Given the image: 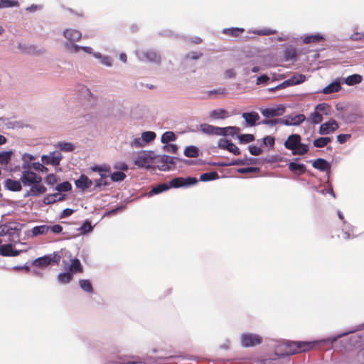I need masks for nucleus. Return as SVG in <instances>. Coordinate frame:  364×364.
Segmentation results:
<instances>
[{"mask_svg": "<svg viewBox=\"0 0 364 364\" xmlns=\"http://www.w3.org/2000/svg\"><path fill=\"white\" fill-rule=\"evenodd\" d=\"M356 331L357 329H353L349 331L338 334L337 336L331 338H328L314 342L273 340L269 346L274 348L276 355L284 357L287 355L306 351L314 348L315 344L317 343H329L332 346L338 338L347 336L349 333H353Z\"/></svg>", "mask_w": 364, "mask_h": 364, "instance_id": "obj_1", "label": "nucleus"}, {"mask_svg": "<svg viewBox=\"0 0 364 364\" xmlns=\"http://www.w3.org/2000/svg\"><path fill=\"white\" fill-rule=\"evenodd\" d=\"M28 167V165L26 164H23L22 166L23 171L21 172L20 180L23 186L31 188H33V186H44L41 184L42 177L32 171L26 170Z\"/></svg>", "mask_w": 364, "mask_h": 364, "instance_id": "obj_2", "label": "nucleus"}, {"mask_svg": "<svg viewBox=\"0 0 364 364\" xmlns=\"http://www.w3.org/2000/svg\"><path fill=\"white\" fill-rule=\"evenodd\" d=\"M61 258L60 252H53L52 254L36 258L32 262V265L38 267H46L51 264H58Z\"/></svg>", "mask_w": 364, "mask_h": 364, "instance_id": "obj_3", "label": "nucleus"}, {"mask_svg": "<svg viewBox=\"0 0 364 364\" xmlns=\"http://www.w3.org/2000/svg\"><path fill=\"white\" fill-rule=\"evenodd\" d=\"M60 255H62V257H68V258H70V264H68L65 259L63 260V267L65 270H68L72 274L82 272V267L81 265L80 260L77 258L72 259L71 254L69 251L61 250Z\"/></svg>", "mask_w": 364, "mask_h": 364, "instance_id": "obj_4", "label": "nucleus"}, {"mask_svg": "<svg viewBox=\"0 0 364 364\" xmlns=\"http://www.w3.org/2000/svg\"><path fill=\"white\" fill-rule=\"evenodd\" d=\"M135 53L137 58L142 62L159 63L161 60L160 54L153 49L136 50Z\"/></svg>", "mask_w": 364, "mask_h": 364, "instance_id": "obj_5", "label": "nucleus"}, {"mask_svg": "<svg viewBox=\"0 0 364 364\" xmlns=\"http://www.w3.org/2000/svg\"><path fill=\"white\" fill-rule=\"evenodd\" d=\"M262 343L261 336L253 333H243L240 336V343L242 347L250 348Z\"/></svg>", "mask_w": 364, "mask_h": 364, "instance_id": "obj_6", "label": "nucleus"}, {"mask_svg": "<svg viewBox=\"0 0 364 364\" xmlns=\"http://www.w3.org/2000/svg\"><path fill=\"white\" fill-rule=\"evenodd\" d=\"M306 116L304 114H290L280 118L281 124L285 126H299L306 120Z\"/></svg>", "mask_w": 364, "mask_h": 364, "instance_id": "obj_7", "label": "nucleus"}, {"mask_svg": "<svg viewBox=\"0 0 364 364\" xmlns=\"http://www.w3.org/2000/svg\"><path fill=\"white\" fill-rule=\"evenodd\" d=\"M62 159L63 155L60 151H51L48 154L43 155L41 156L43 164H50L53 166L59 165Z\"/></svg>", "mask_w": 364, "mask_h": 364, "instance_id": "obj_8", "label": "nucleus"}, {"mask_svg": "<svg viewBox=\"0 0 364 364\" xmlns=\"http://www.w3.org/2000/svg\"><path fill=\"white\" fill-rule=\"evenodd\" d=\"M306 80L305 75L302 74L294 75L289 79L284 80L283 82L276 86L279 90L284 89L286 87L299 85L304 82Z\"/></svg>", "mask_w": 364, "mask_h": 364, "instance_id": "obj_9", "label": "nucleus"}, {"mask_svg": "<svg viewBox=\"0 0 364 364\" xmlns=\"http://www.w3.org/2000/svg\"><path fill=\"white\" fill-rule=\"evenodd\" d=\"M306 80L305 75L302 74L294 75L289 79L284 80L283 82L276 86L279 90L284 89L286 87L299 85L304 82Z\"/></svg>", "mask_w": 364, "mask_h": 364, "instance_id": "obj_10", "label": "nucleus"}, {"mask_svg": "<svg viewBox=\"0 0 364 364\" xmlns=\"http://www.w3.org/2000/svg\"><path fill=\"white\" fill-rule=\"evenodd\" d=\"M285 107L283 105H279L275 107L260 109L261 114L266 118L279 117L284 114Z\"/></svg>", "mask_w": 364, "mask_h": 364, "instance_id": "obj_11", "label": "nucleus"}, {"mask_svg": "<svg viewBox=\"0 0 364 364\" xmlns=\"http://www.w3.org/2000/svg\"><path fill=\"white\" fill-rule=\"evenodd\" d=\"M338 127L339 126L337 122L333 119H331L320 125L318 133L321 135H328L337 130Z\"/></svg>", "mask_w": 364, "mask_h": 364, "instance_id": "obj_12", "label": "nucleus"}, {"mask_svg": "<svg viewBox=\"0 0 364 364\" xmlns=\"http://www.w3.org/2000/svg\"><path fill=\"white\" fill-rule=\"evenodd\" d=\"M180 159L177 157H173L168 155H162L159 159V168L162 171H167L171 168Z\"/></svg>", "mask_w": 364, "mask_h": 364, "instance_id": "obj_13", "label": "nucleus"}, {"mask_svg": "<svg viewBox=\"0 0 364 364\" xmlns=\"http://www.w3.org/2000/svg\"><path fill=\"white\" fill-rule=\"evenodd\" d=\"M63 35L67 40L66 42L75 43L82 38V33L80 31L73 28H67L63 32Z\"/></svg>", "mask_w": 364, "mask_h": 364, "instance_id": "obj_14", "label": "nucleus"}, {"mask_svg": "<svg viewBox=\"0 0 364 364\" xmlns=\"http://www.w3.org/2000/svg\"><path fill=\"white\" fill-rule=\"evenodd\" d=\"M312 166L321 171H326L328 177H329L331 164L326 159L318 158L312 161Z\"/></svg>", "mask_w": 364, "mask_h": 364, "instance_id": "obj_15", "label": "nucleus"}, {"mask_svg": "<svg viewBox=\"0 0 364 364\" xmlns=\"http://www.w3.org/2000/svg\"><path fill=\"white\" fill-rule=\"evenodd\" d=\"M200 131L208 135L221 136V127H215L208 124H202L200 125Z\"/></svg>", "mask_w": 364, "mask_h": 364, "instance_id": "obj_16", "label": "nucleus"}, {"mask_svg": "<svg viewBox=\"0 0 364 364\" xmlns=\"http://www.w3.org/2000/svg\"><path fill=\"white\" fill-rule=\"evenodd\" d=\"M341 79L337 78L321 91L323 94L337 92L341 89Z\"/></svg>", "mask_w": 364, "mask_h": 364, "instance_id": "obj_17", "label": "nucleus"}, {"mask_svg": "<svg viewBox=\"0 0 364 364\" xmlns=\"http://www.w3.org/2000/svg\"><path fill=\"white\" fill-rule=\"evenodd\" d=\"M93 182L85 174H82L79 178L75 181V184L77 188L85 191L91 187Z\"/></svg>", "mask_w": 364, "mask_h": 364, "instance_id": "obj_18", "label": "nucleus"}, {"mask_svg": "<svg viewBox=\"0 0 364 364\" xmlns=\"http://www.w3.org/2000/svg\"><path fill=\"white\" fill-rule=\"evenodd\" d=\"M301 141V136L300 135L297 134H294L290 135L287 139L284 141V146L289 149L291 150L292 151L296 149V145L299 144V141Z\"/></svg>", "mask_w": 364, "mask_h": 364, "instance_id": "obj_19", "label": "nucleus"}, {"mask_svg": "<svg viewBox=\"0 0 364 364\" xmlns=\"http://www.w3.org/2000/svg\"><path fill=\"white\" fill-rule=\"evenodd\" d=\"M22 186L23 184L20 179L19 181H16L8 178L4 182V186L6 187V188L11 191H20L22 189Z\"/></svg>", "mask_w": 364, "mask_h": 364, "instance_id": "obj_20", "label": "nucleus"}, {"mask_svg": "<svg viewBox=\"0 0 364 364\" xmlns=\"http://www.w3.org/2000/svg\"><path fill=\"white\" fill-rule=\"evenodd\" d=\"M242 117L250 127L255 126L256 122L259 119V114L255 112H243Z\"/></svg>", "mask_w": 364, "mask_h": 364, "instance_id": "obj_21", "label": "nucleus"}, {"mask_svg": "<svg viewBox=\"0 0 364 364\" xmlns=\"http://www.w3.org/2000/svg\"><path fill=\"white\" fill-rule=\"evenodd\" d=\"M76 89V91L82 97L89 101L95 100L96 99V97L91 92L90 89H88L86 86L80 85L77 87Z\"/></svg>", "mask_w": 364, "mask_h": 364, "instance_id": "obj_22", "label": "nucleus"}, {"mask_svg": "<svg viewBox=\"0 0 364 364\" xmlns=\"http://www.w3.org/2000/svg\"><path fill=\"white\" fill-rule=\"evenodd\" d=\"M65 200V195L60 193H55L48 194L43 198V203L46 205H50L57 201H62Z\"/></svg>", "mask_w": 364, "mask_h": 364, "instance_id": "obj_23", "label": "nucleus"}, {"mask_svg": "<svg viewBox=\"0 0 364 364\" xmlns=\"http://www.w3.org/2000/svg\"><path fill=\"white\" fill-rule=\"evenodd\" d=\"M341 79L342 83L343 82L348 86H353L360 83L363 80V77L359 74H353L348 76L346 78Z\"/></svg>", "mask_w": 364, "mask_h": 364, "instance_id": "obj_24", "label": "nucleus"}, {"mask_svg": "<svg viewBox=\"0 0 364 364\" xmlns=\"http://www.w3.org/2000/svg\"><path fill=\"white\" fill-rule=\"evenodd\" d=\"M46 191L47 188L45 186H33V188L30 187V189L24 193L23 198H26L30 196L38 197L40 195L45 193Z\"/></svg>", "mask_w": 364, "mask_h": 364, "instance_id": "obj_25", "label": "nucleus"}, {"mask_svg": "<svg viewBox=\"0 0 364 364\" xmlns=\"http://www.w3.org/2000/svg\"><path fill=\"white\" fill-rule=\"evenodd\" d=\"M306 119L309 124L314 125L321 123L323 121V118L321 114H320L319 112H316L314 109V112H312L308 117V118Z\"/></svg>", "mask_w": 364, "mask_h": 364, "instance_id": "obj_26", "label": "nucleus"}, {"mask_svg": "<svg viewBox=\"0 0 364 364\" xmlns=\"http://www.w3.org/2000/svg\"><path fill=\"white\" fill-rule=\"evenodd\" d=\"M354 229L353 226L343 220V232L344 233V239L349 240L356 237V235L353 232Z\"/></svg>", "mask_w": 364, "mask_h": 364, "instance_id": "obj_27", "label": "nucleus"}, {"mask_svg": "<svg viewBox=\"0 0 364 364\" xmlns=\"http://www.w3.org/2000/svg\"><path fill=\"white\" fill-rule=\"evenodd\" d=\"M289 169L295 174H301L306 170V166L303 164L290 162L288 164Z\"/></svg>", "mask_w": 364, "mask_h": 364, "instance_id": "obj_28", "label": "nucleus"}, {"mask_svg": "<svg viewBox=\"0 0 364 364\" xmlns=\"http://www.w3.org/2000/svg\"><path fill=\"white\" fill-rule=\"evenodd\" d=\"M228 117V112L224 109H213L210 112V117L214 119H223Z\"/></svg>", "mask_w": 364, "mask_h": 364, "instance_id": "obj_29", "label": "nucleus"}, {"mask_svg": "<svg viewBox=\"0 0 364 364\" xmlns=\"http://www.w3.org/2000/svg\"><path fill=\"white\" fill-rule=\"evenodd\" d=\"M109 176L107 173H101V177L99 179L95 180V186L93 190L100 189L102 186H107L109 183L107 181Z\"/></svg>", "mask_w": 364, "mask_h": 364, "instance_id": "obj_30", "label": "nucleus"}, {"mask_svg": "<svg viewBox=\"0 0 364 364\" xmlns=\"http://www.w3.org/2000/svg\"><path fill=\"white\" fill-rule=\"evenodd\" d=\"M94 58L99 59L100 63L107 67L112 66L113 60L109 55H103L100 53L97 52L94 54Z\"/></svg>", "mask_w": 364, "mask_h": 364, "instance_id": "obj_31", "label": "nucleus"}, {"mask_svg": "<svg viewBox=\"0 0 364 364\" xmlns=\"http://www.w3.org/2000/svg\"><path fill=\"white\" fill-rule=\"evenodd\" d=\"M324 40V37L320 33L309 35L304 37L303 42L305 44L318 43Z\"/></svg>", "mask_w": 364, "mask_h": 364, "instance_id": "obj_32", "label": "nucleus"}, {"mask_svg": "<svg viewBox=\"0 0 364 364\" xmlns=\"http://www.w3.org/2000/svg\"><path fill=\"white\" fill-rule=\"evenodd\" d=\"M200 150L195 146H188L185 148L183 154L188 158H196L199 156Z\"/></svg>", "mask_w": 364, "mask_h": 364, "instance_id": "obj_33", "label": "nucleus"}, {"mask_svg": "<svg viewBox=\"0 0 364 364\" xmlns=\"http://www.w3.org/2000/svg\"><path fill=\"white\" fill-rule=\"evenodd\" d=\"M50 231V226L47 225H42L39 226H35L31 232H32V236L36 237L41 235H45Z\"/></svg>", "mask_w": 364, "mask_h": 364, "instance_id": "obj_34", "label": "nucleus"}, {"mask_svg": "<svg viewBox=\"0 0 364 364\" xmlns=\"http://www.w3.org/2000/svg\"><path fill=\"white\" fill-rule=\"evenodd\" d=\"M218 178L219 175L216 171L206 172L200 176V180L203 182L214 181Z\"/></svg>", "mask_w": 364, "mask_h": 364, "instance_id": "obj_35", "label": "nucleus"}, {"mask_svg": "<svg viewBox=\"0 0 364 364\" xmlns=\"http://www.w3.org/2000/svg\"><path fill=\"white\" fill-rule=\"evenodd\" d=\"M221 136H235L240 132V128L237 127H221Z\"/></svg>", "mask_w": 364, "mask_h": 364, "instance_id": "obj_36", "label": "nucleus"}, {"mask_svg": "<svg viewBox=\"0 0 364 364\" xmlns=\"http://www.w3.org/2000/svg\"><path fill=\"white\" fill-rule=\"evenodd\" d=\"M314 109L322 115H328L331 113L330 105L325 102L317 105Z\"/></svg>", "mask_w": 364, "mask_h": 364, "instance_id": "obj_37", "label": "nucleus"}, {"mask_svg": "<svg viewBox=\"0 0 364 364\" xmlns=\"http://www.w3.org/2000/svg\"><path fill=\"white\" fill-rule=\"evenodd\" d=\"M73 279V274L70 272H62L58 275V281L60 284H68Z\"/></svg>", "mask_w": 364, "mask_h": 364, "instance_id": "obj_38", "label": "nucleus"}, {"mask_svg": "<svg viewBox=\"0 0 364 364\" xmlns=\"http://www.w3.org/2000/svg\"><path fill=\"white\" fill-rule=\"evenodd\" d=\"M64 47L68 53L72 54H76L81 50L82 46H78L75 43L65 42Z\"/></svg>", "mask_w": 364, "mask_h": 364, "instance_id": "obj_39", "label": "nucleus"}, {"mask_svg": "<svg viewBox=\"0 0 364 364\" xmlns=\"http://www.w3.org/2000/svg\"><path fill=\"white\" fill-rule=\"evenodd\" d=\"M331 139L327 136H322L315 139L313 141V144L316 148H323L325 147L330 141Z\"/></svg>", "mask_w": 364, "mask_h": 364, "instance_id": "obj_40", "label": "nucleus"}, {"mask_svg": "<svg viewBox=\"0 0 364 364\" xmlns=\"http://www.w3.org/2000/svg\"><path fill=\"white\" fill-rule=\"evenodd\" d=\"M169 188V186L166 183H160L156 186H154L149 192V196L156 195L164 191H167Z\"/></svg>", "mask_w": 364, "mask_h": 364, "instance_id": "obj_41", "label": "nucleus"}, {"mask_svg": "<svg viewBox=\"0 0 364 364\" xmlns=\"http://www.w3.org/2000/svg\"><path fill=\"white\" fill-rule=\"evenodd\" d=\"M55 146L60 151L65 152L73 151L75 148V146L72 143L65 141L58 143Z\"/></svg>", "mask_w": 364, "mask_h": 364, "instance_id": "obj_42", "label": "nucleus"}, {"mask_svg": "<svg viewBox=\"0 0 364 364\" xmlns=\"http://www.w3.org/2000/svg\"><path fill=\"white\" fill-rule=\"evenodd\" d=\"M13 152L12 151H1L0 152V164L7 165L11 159Z\"/></svg>", "mask_w": 364, "mask_h": 364, "instance_id": "obj_43", "label": "nucleus"}, {"mask_svg": "<svg viewBox=\"0 0 364 364\" xmlns=\"http://www.w3.org/2000/svg\"><path fill=\"white\" fill-rule=\"evenodd\" d=\"M93 230V226L91 224V222L89 220H86L82 225L78 228V230L81 234L85 235Z\"/></svg>", "mask_w": 364, "mask_h": 364, "instance_id": "obj_44", "label": "nucleus"}, {"mask_svg": "<svg viewBox=\"0 0 364 364\" xmlns=\"http://www.w3.org/2000/svg\"><path fill=\"white\" fill-rule=\"evenodd\" d=\"M156 135L155 132L151 131L144 132L141 134V138L145 145L154 141L156 138Z\"/></svg>", "mask_w": 364, "mask_h": 364, "instance_id": "obj_45", "label": "nucleus"}, {"mask_svg": "<svg viewBox=\"0 0 364 364\" xmlns=\"http://www.w3.org/2000/svg\"><path fill=\"white\" fill-rule=\"evenodd\" d=\"M244 32V29L242 28H225L223 31V33L229 35L231 36H238L240 33Z\"/></svg>", "mask_w": 364, "mask_h": 364, "instance_id": "obj_46", "label": "nucleus"}, {"mask_svg": "<svg viewBox=\"0 0 364 364\" xmlns=\"http://www.w3.org/2000/svg\"><path fill=\"white\" fill-rule=\"evenodd\" d=\"M71 189H72V185L68 181H64L63 183H60L55 187V190L57 191L60 193V192L70 191Z\"/></svg>", "mask_w": 364, "mask_h": 364, "instance_id": "obj_47", "label": "nucleus"}, {"mask_svg": "<svg viewBox=\"0 0 364 364\" xmlns=\"http://www.w3.org/2000/svg\"><path fill=\"white\" fill-rule=\"evenodd\" d=\"M149 163V159L145 154H142L134 160L135 165L139 167H145Z\"/></svg>", "mask_w": 364, "mask_h": 364, "instance_id": "obj_48", "label": "nucleus"}, {"mask_svg": "<svg viewBox=\"0 0 364 364\" xmlns=\"http://www.w3.org/2000/svg\"><path fill=\"white\" fill-rule=\"evenodd\" d=\"M80 288L88 293H92L93 288L91 282L88 279H80L79 281Z\"/></svg>", "mask_w": 364, "mask_h": 364, "instance_id": "obj_49", "label": "nucleus"}, {"mask_svg": "<svg viewBox=\"0 0 364 364\" xmlns=\"http://www.w3.org/2000/svg\"><path fill=\"white\" fill-rule=\"evenodd\" d=\"M176 135L173 132L168 131L164 132L161 138V141L163 144H168L170 141H175Z\"/></svg>", "mask_w": 364, "mask_h": 364, "instance_id": "obj_50", "label": "nucleus"}, {"mask_svg": "<svg viewBox=\"0 0 364 364\" xmlns=\"http://www.w3.org/2000/svg\"><path fill=\"white\" fill-rule=\"evenodd\" d=\"M309 151V146L307 144H304L301 143V141H299V144L296 145V149H294L292 153L293 154H299V155H303L306 153H307Z\"/></svg>", "mask_w": 364, "mask_h": 364, "instance_id": "obj_51", "label": "nucleus"}, {"mask_svg": "<svg viewBox=\"0 0 364 364\" xmlns=\"http://www.w3.org/2000/svg\"><path fill=\"white\" fill-rule=\"evenodd\" d=\"M237 137L239 139L240 142L242 144L252 142L255 140L254 135L251 134H237Z\"/></svg>", "mask_w": 364, "mask_h": 364, "instance_id": "obj_52", "label": "nucleus"}, {"mask_svg": "<svg viewBox=\"0 0 364 364\" xmlns=\"http://www.w3.org/2000/svg\"><path fill=\"white\" fill-rule=\"evenodd\" d=\"M18 5L17 0H0V9L15 7Z\"/></svg>", "mask_w": 364, "mask_h": 364, "instance_id": "obj_53", "label": "nucleus"}, {"mask_svg": "<svg viewBox=\"0 0 364 364\" xmlns=\"http://www.w3.org/2000/svg\"><path fill=\"white\" fill-rule=\"evenodd\" d=\"M170 186L176 188L185 187L184 178L177 177V178L172 179L170 181L169 187Z\"/></svg>", "mask_w": 364, "mask_h": 364, "instance_id": "obj_54", "label": "nucleus"}, {"mask_svg": "<svg viewBox=\"0 0 364 364\" xmlns=\"http://www.w3.org/2000/svg\"><path fill=\"white\" fill-rule=\"evenodd\" d=\"M110 178L114 182H120L124 180L126 174L122 171H115L110 174Z\"/></svg>", "mask_w": 364, "mask_h": 364, "instance_id": "obj_55", "label": "nucleus"}, {"mask_svg": "<svg viewBox=\"0 0 364 364\" xmlns=\"http://www.w3.org/2000/svg\"><path fill=\"white\" fill-rule=\"evenodd\" d=\"M129 144L132 148H141L146 146L141 136L133 139Z\"/></svg>", "mask_w": 364, "mask_h": 364, "instance_id": "obj_56", "label": "nucleus"}, {"mask_svg": "<svg viewBox=\"0 0 364 364\" xmlns=\"http://www.w3.org/2000/svg\"><path fill=\"white\" fill-rule=\"evenodd\" d=\"M359 117L360 116L358 114L350 113L343 116L342 119L346 123H354L358 120Z\"/></svg>", "mask_w": 364, "mask_h": 364, "instance_id": "obj_57", "label": "nucleus"}, {"mask_svg": "<svg viewBox=\"0 0 364 364\" xmlns=\"http://www.w3.org/2000/svg\"><path fill=\"white\" fill-rule=\"evenodd\" d=\"M247 160L244 159H235L229 163H221L220 166H243L246 165Z\"/></svg>", "mask_w": 364, "mask_h": 364, "instance_id": "obj_58", "label": "nucleus"}, {"mask_svg": "<svg viewBox=\"0 0 364 364\" xmlns=\"http://www.w3.org/2000/svg\"><path fill=\"white\" fill-rule=\"evenodd\" d=\"M277 33L276 30L271 28H264L261 30H255L253 31V33L259 35V36H269L275 34Z\"/></svg>", "mask_w": 364, "mask_h": 364, "instance_id": "obj_59", "label": "nucleus"}, {"mask_svg": "<svg viewBox=\"0 0 364 364\" xmlns=\"http://www.w3.org/2000/svg\"><path fill=\"white\" fill-rule=\"evenodd\" d=\"M259 170V168L250 166L246 168H240L237 169V172L240 173H258Z\"/></svg>", "mask_w": 364, "mask_h": 364, "instance_id": "obj_60", "label": "nucleus"}, {"mask_svg": "<svg viewBox=\"0 0 364 364\" xmlns=\"http://www.w3.org/2000/svg\"><path fill=\"white\" fill-rule=\"evenodd\" d=\"M11 245H4L0 246V254L2 256L10 257Z\"/></svg>", "mask_w": 364, "mask_h": 364, "instance_id": "obj_61", "label": "nucleus"}, {"mask_svg": "<svg viewBox=\"0 0 364 364\" xmlns=\"http://www.w3.org/2000/svg\"><path fill=\"white\" fill-rule=\"evenodd\" d=\"M227 150L236 156L240 154V149L232 141L230 142V144H229V146L228 147Z\"/></svg>", "mask_w": 364, "mask_h": 364, "instance_id": "obj_62", "label": "nucleus"}, {"mask_svg": "<svg viewBox=\"0 0 364 364\" xmlns=\"http://www.w3.org/2000/svg\"><path fill=\"white\" fill-rule=\"evenodd\" d=\"M185 187H189L193 186L198 183V179L195 177H186L184 178Z\"/></svg>", "mask_w": 364, "mask_h": 364, "instance_id": "obj_63", "label": "nucleus"}, {"mask_svg": "<svg viewBox=\"0 0 364 364\" xmlns=\"http://www.w3.org/2000/svg\"><path fill=\"white\" fill-rule=\"evenodd\" d=\"M106 364H145V363H143V362H141V361H127V362L110 361V362H108Z\"/></svg>", "mask_w": 364, "mask_h": 364, "instance_id": "obj_64", "label": "nucleus"}]
</instances>
